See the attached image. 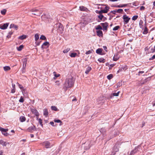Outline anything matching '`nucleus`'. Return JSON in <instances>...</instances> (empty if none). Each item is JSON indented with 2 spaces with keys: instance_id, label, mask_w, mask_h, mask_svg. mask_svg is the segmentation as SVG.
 Wrapping results in <instances>:
<instances>
[{
  "instance_id": "nucleus-1",
  "label": "nucleus",
  "mask_w": 155,
  "mask_h": 155,
  "mask_svg": "<svg viewBox=\"0 0 155 155\" xmlns=\"http://www.w3.org/2000/svg\"><path fill=\"white\" fill-rule=\"evenodd\" d=\"M74 81V79L72 77L66 79L63 86L64 91H66L68 88L73 87Z\"/></svg>"
},
{
  "instance_id": "nucleus-2",
  "label": "nucleus",
  "mask_w": 155,
  "mask_h": 155,
  "mask_svg": "<svg viewBox=\"0 0 155 155\" xmlns=\"http://www.w3.org/2000/svg\"><path fill=\"white\" fill-rule=\"evenodd\" d=\"M119 145L118 144H116L113 147L111 151L110 155H114L119 150Z\"/></svg>"
},
{
  "instance_id": "nucleus-3",
  "label": "nucleus",
  "mask_w": 155,
  "mask_h": 155,
  "mask_svg": "<svg viewBox=\"0 0 155 155\" xmlns=\"http://www.w3.org/2000/svg\"><path fill=\"white\" fill-rule=\"evenodd\" d=\"M30 11L33 12L32 13L33 15L37 16H40L42 13L41 11L35 8L31 9Z\"/></svg>"
},
{
  "instance_id": "nucleus-4",
  "label": "nucleus",
  "mask_w": 155,
  "mask_h": 155,
  "mask_svg": "<svg viewBox=\"0 0 155 155\" xmlns=\"http://www.w3.org/2000/svg\"><path fill=\"white\" fill-rule=\"evenodd\" d=\"M82 20L86 23L87 24L91 22L90 17L88 16H85L82 18Z\"/></svg>"
},
{
  "instance_id": "nucleus-5",
  "label": "nucleus",
  "mask_w": 155,
  "mask_h": 155,
  "mask_svg": "<svg viewBox=\"0 0 155 155\" xmlns=\"http://www.w3.org/2000/svg\"><path fill=\"white\" fill-rule=\"evenodd\" d=\"M42 145L45 146L47 148H50L52 146L51 144L48 141H45L41 143Z\"/></svg>"
},
{
  "instance_id": "nucleus-6",
  "label": "nucleus",
  "mask_w": 155,
  "mask_h": 155,
  "mask_svg": "<svg viewBox=\"0 0 155 155\" xmlns=\"http://www.w3.org/2000/svg\"><path fill=\"white\" fill-rule=\"evenodd\" d=\"M123 18L124 20V22L125 24H127L128 23L130 19V18H129L126 15H124L123 16Z\"/></svg>"
},
{
  "instance_id": "nucleus-7",
  "label": "nucleus",
  "mask_w": 155,
  "mask_h": 155,
  "mask_svg": "<svg viewBox=\"0 0 155 155\" xmlns=\"http://www.w3.org/2000/svg\"><path fill=\"white\" fill-rule=\"evenodd\" d=\"M27 130L30 133H32L33 131H35L36 130L35 126L33 125L29 127L27 129Z\"/></svg>"
},
{
  "instance_id": "nucleus-8",
  "label": "nucleus",
  "mask_w": 155,
  "mask_h": 155,
  "mask_svg": "<svg viewBox=\"0 0 155 155\" xmlns=\"http://www.w3.org/2000/svg\"><path fill=\"white\" fill-rule=\"evenodd\" d=\"M58 30L61 33H62L64 31V27L63 25L60 23L58 24Z\"/></svg>"
},
{
  "instance_id": "nucleus-9",
  "label": "nucleus",
  "mask_w": 155,
  "mask_h": 155,
  "mask_svg": "<svg viewBox=\"0 0 155 155\" xmlns=\"http://www.w3.org/2000/svg\"><path fill=\"white\" fill-rule=\"evenodd\" d=\"M109 7L108 6H106L104 8V9H102L99 12V13L100 14H101L102 13H107L109 9Z\"/></svg>"
},
{
  "instance_id": "nucleus-10",
  "label": "nucleus",
  "mask_w": 155,
  "mask_h": 155,
  "mask_svg": "<svg viewBox=\"0 0 155 155\" xmlns=\"http://www.w3.org/2000/svg\"><path fill=\"white\" fill-rule=\"evenodd\" d=\"M101 25L103 27L104 30H107V28L108 26V23L107 22L101 23Z\"/></svg>"
},
{
  "instance_id": "nucleus-11",
  "label": "nucleus",
  "mask_w": 155,
  "mask_h": 155,
  "mask_svg": "<svg viewBox=\"0 0 155 155\" xmlns=\"http://www.w3.org/2000/svg\"><path fill=\"white\" fill-rule=\"evenodd\" d=\"M0 130L2 131V134L4 135L5 136H7V133H6V132L8 131V129H4L0 127Z\"/></svg>"
},
{
  "instance_id": "nucleus-12",
  "label": "nucleus",
  "mask_w": 155,
  "mask_h": 155,
  "mask_svg": "<svg viewBox=\"0 0 155 155\" xmlns=\"http://www.w3.org/2000/svg\"><path fill=\"white\" fill-rule=\"evenodd\" d=\"M87 25L86 23L82 20H81V22L80 23L78 24V25L80 26L81 29L82 28L84 27Z\"/></svg>"
},
{
  "instance_id": "nucleus-13",
  "label": "nucleus",
  "mask_w": 155,
  "mask_h": 155,
  "mask_svg": "<svg viewBox=\"0 0 155 155\" xmlns=\"http://www.w3.org/2000/svg\"><path fill=\"white\" fill-rule=\"evenodd\" d=\"M31 112L32 113L35 114L37 117H38L39 115V114L37 110L35 108L31 109Z\"/></svg>"
},
{
  "instance_id": "nucleus-14",
  "label": "nucleus",
  "mask_w": 155,
  "mask_h": 155,
  "mask_svg": "<svg viewBox=\"0 0 155 155\" xmlns=\"http://www.w3.org/2000/svg\"><path fill=\"white\" fill-rule=\"evenodd\" d=\"M76 52H78V54L76 53H71V54L70 56L71 57H76L77 56H78V57H79V55L80 54L79 51L78 50H76Z\"/></svg>"
},
{
  "instance_id": "nucleus-15",
  "label": "nucleus",
  "mask_w": 155,
  "mask_h": 155,
  "mask_svg": "<svg viewBox=\"0 0 155 155\" xmlns=\"http://www.w3.org/2000/svg\"><path fill=\"white\" fill-rule=\"evenodd\" d=\"M27 59L26 58H25L23 59V69L25 70L26 66Z\"/></svg>"
},
{
  "instance_id": "nucleus-16",
  "label": "nucleus",
  "mask_w": 155,
  "mask_h": 155,
  "mask_svg": "<svg viewBox=\"0 0 155 155\" xmlns=\"http://www.w3.org/2000/svg\"><path fill=\"white\" fill-rule=\"evenodd\" d=\"M8 23H6L3 25H0V28L2 29H6L8 25Z\"/></svg>"
},
{
  "instance_id": "nucleus-17",
  "label": "nucleus",
  "mask_w": 155,
  "mask_h": 155,
  "mask_svg": "<svg viewBox=\"0 0 155 155\" xmlns=\"http://www.w3.org/2000/svg\"><path fill=\"white\" fill-rule=\"evenodd\" d=\"M119 58V57L118 54H114V56L113 57V59L114 61H117L118 59Z\"/></svg>"
},
{
  "instance_id": "nucleus-18",
  "label": "nucleus",
  "mask_w": 155,
  "mask_h": 155,
  "mask_svg": "<svg viewBox=\"0 0 155 155\" xmlns=\"http://www.w3.org/2000/svg\"><path fill=\"white\" fill-rule=\"evenodd\" d=\"M97 35H98L99 37H102L103 36V32L101 30L97 31Z\"/></svg>"
},
{
  "instance_id": "nucleus-19",
  "label": "nucleus",
  "mask_w": 155,
  "mask_h": 155,
  "mask_svg": "<svg viewBox=\"0 0 155 155\" xmlns=\"http://www.w3.org/2000/svg\"><path fill=\"white\" fill-rule=\"evenodd\" d=\"M53 74L54 76L53 78V79H56L58 77L60 76V74H57V73L55 71H54Z\"/></svg>"
},
{
  "instance_id": "nucleus-20",
  "label": "nucleus",
  "mask_w": 155,
  "mask_h": 155,
  "mask_svg": "<svg viewBox=\"0 0 155 155\" xmlns=\"http://www.w3.org/2000/svg\"><path fill=\"white\" fill-rule=\"evenodd\" d=\"M103 49L101 48H99L96 50V52L99 54H101Z\"/></svg>"
},
{
  "instance_id": "nucleus-21",
  "label": "nucleus",
  "mask_w": 155,
  "mask_h": 155,
  "mask_svg": "<svg viewBox=\"0 0 155 155\" xmlns=\"http://www.w3.org/2000/svg\"><path fill=\"white\" fill-rule=\"evenodd\" d=\"M150 52L151 53H154L155 52V46H151L150 47Z\"/></svg>"
},
{
  "instance_id": "nucleus-22",
  "label": "nucleus",
  "mask_w": 155,
  "mask_h": 155,
  "mask_svg": "<svg viewBox=\"0 0 155 155\" xmlns=\"http://www.w3.org/2000/svg\"><path fill=\"white\" fill-rule=\"evenodd\" d=\"M10 28H14L16 30H17L18 28V26L17 25H15L14 24H11L10 26Z\"/></svg>"
},
{
  "instance_id": "nucleus-23",
  "label": "nucleus",
  "mask_w": 155,
  "mask_h": 155,
  "mask_svg": "<svg viewBox=\"0 0 155 155\" xmlns=\"http://www.w3.org/2000/svg\"><path fill=\"white\" fill-rule=\"evenodd\" d=\"M137 151V149L135 148L130 152L129 155H134V154L136 153Z\"/></svg>"
},
{
  "instance_id": "nucleus-24",
  "label": "nucleus",
  "mask_w": 155,
  "mask_h": 155,
  "mask_svg": "<svg viewBox=\"0 0 155 155\" xmlns=\"http://www.w3.org/2000/svg\"><path fill=\"white\" fill-rule=\"evenodd\" d=\"M81 11H85L87 10V8L83 6H81L79 7Z\"/></svg>"
},
{
  "instance_id": "nucleus-25",
  "label": "nucleus",
  "mask_w": 155,
  "mask_h": 155,
  "mask_svg": "<svg viewBox=\"0 0 155 155\" xmlns=\"http://www.w3.org/2000/svg\"><path fill=\"white\" fill-rule=\"evenodd\" d=\"M148 29L146 26H145L144 28V29L143 34H146L148 32Z\"/></svg>"
},
{
  "instance_id": "nucleus-26",
  "label": "nucleus",
  "mask_w": 155,
  "mask_h": 155,
  "mask_svg": "<svg viewBox=\"0 0 155 155\" xmlns=\"http://www.w3.org/2000/svg\"><path fill=\"white\" fill-rule=\"evenodd\" d=\"M27 37L26 35H23L18 37V39L21 40H23L26 38Z\"/></svg>"
},
{
  "instance_id": "nucleus-27",
  "label": "nucleus",
  "mask_w": 155,
  "mask_h": 155,
  "mask_svg": "<svg viewBox=\"0 0 155 155\" xmlns=\"http://www.w3.org/2000/svg\"><path fill=\"white\" fill-rule=\"evenodd\" d=\"M44 115L47 117L48 114V112L47 109H45L44 110Z\"/></svg>"
},
{
  "instance_id": "nucleus-28",
  "label": "nucleus",
  "mask_w": 155,
  "mask_h": 155,
  "mask_svg": "<svg viewBox=\"0 0 155 155\" xmlns=\"http://www.w3.org/2000/svg\"><path fill=\"white\" fill-rule=\"evenodd\" d=\"M17 84H18V86L19 87V88L21 90H22V92L23 93V91H25V89L23 87L21 84H19L18 83Z\"/></svg>"
},
{
  "instance_id": "nucleus-29",
  "label": "nucleus",
  "mask_w": 155,
  "mask_h": 155,
  "mask_svg": "<svg viewBox=\"0 0 155 155\" xmlns=\"http://www.w3.org/2000/svg\"><path fill=\"white\" fill-rule=\"evenodd\" d=\"M91 67H88L86 71H85V73L86 74H88L89 72L91 71Z\"/></svg>"
},
{
  "instance_id": "nucleus-30",
  "label": "nucleus",
  "mask_w": 155,
  "mask_h": 155,
  "mask_svg": "<svg viewBox=\"0 0 155 155\" xmlns=\"http://www.w3.org/2000/svg\"><path fill=\"white\" fill-rule=\"evenodd\" d=\"M98 61L100 62L104 63L105 62V60L104 58H100L98 59Z\"/></svg>"
},
{
  "instance_id": "nucleus-31",
  "label": "nucleus",
  "mask_w": 155,
  "mask_h": 155,
  "mask_svg": "<svg viewBox=\"0 0 155 155\" xmlns=\"http://www.w3.org/2000/svg\"><path fill=\"white\" fill-rule=\"evenodd\" d=\"M3 69L5 71H7L10 70L11 68L10 67L8 66H6L3 67Z\"/></svg>"
},
{
  "instance_id": "nucleus-32",
  "label": "nucleus",
  "mask_w": 155,
  "mask_h": 155,
  "mask_svg": "<svg viewBox=\"0 0 155 155\" xmlns=\"http://www.w3.org/2000/svg\"><path fill=\"white\" fill-rule=\"evenodd\" d=\"M20 119L21 122L25 121L26 120L25 117L24 116H21L20 117Z\"/></svg>"
},
{
  "instance_id": "nucleus-33",
  "label": "nucleus",
  "mask_w": 155,
  "mask_h": 155,
  "mask_svg": "<svg viewBox=\"0 0 155 155\" xmlns=\"http://www.w3.org/2000/svg\"><path fill=\"white\" fill-rule=\"evenodd\" d=\"M54 121L56 123H60V125H61L62 124V122L61 120H60L54 119Z\"/></svg>"
},
{
  "instance_id": "nucleus-34",
  "label": "nucleus",
  "mask_w": 155,
  "mask_h": 155,
  "mask_svg": "<svg viewBox=\"0 0 155 155\" xmlns=\"http://www.w3.org/2000/svg\"><path fill=\"white\" fill-rule=\"evenodd\" d=\"M49 44L48 42L46 41L41 46V48H43V46H49Z\"/></svg>"
},
{
  "instance_id": "nucleus-35",
  "label": "nucleus",
  "mask_w": 155,
  "mask_h": 155,
  "mask_svg": "<svg viewBox=\"0 0 155 155\" xmlns=\"http://www.w3.org/2000/svg\"><path fill=\"white\" fill-rule=\"evenodd\" d=\"M23 48V45H20L19 47H17V50L18 51H21L22 49Z\"/></svg>"
},
{
  "instance_id": "nucleus-36",
  "label": "nucleus",
  "mask_w": 155,
  "mask_h": 155,
  "mask_svg": "<svg viewBox=\"0 0 155 155\" xmlns=\"http://www.w3.org/2000/svg\"><path fill=\"white\" fill-rule=\"evenodd\" d=\"M35 40L37 41L39 38V35L38 34H36L35 35Z\"/></svg>"
},
{
  "instance_id": "nucleus-37",
  "label": "nucleus",
  "mask_w": 155,
  "mask_h": 155,
  "mask_svg": "<svg viewBox=\"0 0 155 155\" xmlns=\"http://www.w3.org/2000/svg\"><path fill=\"white\" fill-rule=\"evenodd\" d=\"M55 85L58 86H59L61 84V82L59 81H56L55 82Z\"/></svg>"
},
{
  "instance_id": "nucleus-38",
  "label": "nucleus",
  "mask_w": 155,
  "mask_h": 155,
  "mask_svg": "<svg viewBox=\"0 0 155 155\" xmlns=\"http://www.w3.org/2000/svg\"><path fill=\"white\" fill-rule=\"evenodd\" d=\"M6 10L5 9H3L1 11V13L2 15H5L6 13Z\"/></svg>"
},
{
  "instance_id": "nucleus-39",
  "label": "nucleus",
  "mask_w": 155,
  "mask_h": 155,
  "mask_svg": "<svg viewBox=\"0 0 155 155\" xmlns=\"http://www.w3.org/2000/svg\"><path fill=\"white\" fill-rule=\"evenodd\" d=\"M113 77V74H109L107 77V78L108 80L111 79Z\"/></svg>"
},
{
  "instance_id": "nucleus-40",
  "label": "nucleus",
  "mask_w": 155,
  "mask_h": 155,
  "mask_svg": "<svg viewBox=\"0 0 155 155\" xmlns=\"http://www.w3.org/2000/svg\"><path fill=\"white\" fill-rule=\"evenodd\" d=\"M40 39L42 40H46V38L45 36L41 35L40 37Z\"/></svg>"
},
{
  "instance_id": "nucleus-41",
  "label": "nucleus",
  "mask_w": 155,
  "mask_h": 155,
  "mask_svg": "<svg viewBox=\"0 0 155 155\" xmlns=\"http://www.w3.org/2000/svg\"><path fill=\"white\" fill-rule=\"evenodd\" d=\"M96 30H102V28L101 25H98L96 27Z\"/></svg>"
},
{
  "instance_id": "nucleus-42",
  "label": "nucleus",
  "mask_w": 155,
  "mask_h": 155,
  "mask_svg": "<svg viewBox=\"0 0 155 155\" xmlns=\"http://www.w3.org/2000/svg\"><path fill=\"white\" fill-rule=\"evenodd\" d=\"M70 50L69 48H68L67 49H64L63 51V52L64 53H67Z\"/></svg>"
},
{
  "instance_id": "nucleus-43",
  "label": "nucleus",
  "mask_w": 155,
  "mask_h": 155,
  "mask_svg": "<svg viewBox=\"0 0 155 155\" xmlns=\"http://www.w3.org/2000/svg\"><path fill=\"white\" fill-rule=\"evenodd\" d=\"M120 27L119 26H117L114 27L113 29V31H116L120 28Z\"/></svg>"
},
{
  "instance_id": "nucleus-44",
  "label": "nucleus",
  "mask_w": 155,
  "mask_h": 155,
  "mask_svg": "<svg viewBox=\"0 0 155 155\" xmlns=\"http://www.w3.org/2000/svg\"><path fill=\"white\" fill-rule=\"evenodd\" d=\"M19 101L21 103H23L24 101V99L23 97L22 96H21L19 100Z\"/></svg>"
},
{
  "instance_id": "nucleus-45",
  "label": "nucleus",
  "mask_w": 155,
  "mask_h": 155,
  "mask_svg": "<svg viewBox=\"0 0 155 155\" xmlns=\"http://www.w3.org/2000/svg\"><path fill=\"white\" fill-rule=\"evenodd\" d=\"M138 17V15H134L132 19L133 20L135 21L137 18Z\"/></svg>"
},
{
  "instance_id": "nucleus-46",
  "label": "nucleus",
  "mask_w": 155,
  "mask_h": 155,
  "mask_svg": "<svg viewBox=\"0 0 155 155\" xmlns=\"http://www.w3.org/2000/svg\"><path fill=\"white\" fill-rule=\"evenodd\" d=\"M51 109L52 110H55V111H57L58 110L57 108V107L55 106H52L51 107Z\"/></svg>"
},
{
  "instance_id": "nucleus-47",
  "label": "nucleus",
  "mask_w": 155,
  "mask_h": 155,
  "mask_svg": "<svg viewBox=\"0 0 155 155\" xmlns=\"http://www.w3.org/2000/svg\"><path fill=\"white\" fill-rule=\"evenodd\" d=\"M104 17V16L103 15L100 14L98 16V18L100 19V20H102Z\"/></svg>"
},
{
  "instance_id": "nucleus-48",
  "label": "nucleus",
  "mask_w": 155,
  "mask_h": 155,
  "mask_svg": "<svg viewBox=\"0 0 155 155\" xmlns=\"http://www.w3.org/2000/svg\"><path fill=\"white\" fill-rule=\"evenodd\" d=\"M147 82V80L146 79H145L144 80L141 81L140 83V84L139 85H142L143 84H144L146 82Z\"/></svg>"
},
{
  "instance_id": "nucleus-49",
  "label": "nucleus",
  "mask_w": 155,
  "mask_h": 155,
  "mask_svg": "<svg viewBox=\"0 0 155 155\" xmlns=\"http://www.w3.org/2000/svg\"><path fill=\"white\" fill-rule=\"evenodd\" d=\"M117 12L121 13L123 11L122 9H119L118 10H116Z\"/></svg>"
},
{
  "instance_id": "nucleus-50",
  "label": "nucleus",
  "mask_w": 155,
  "mask_h": 155,
  "mask_svg": "<svg viewBox=\"0 0 155 155\" xmlns=\"http://www.w3.org/2000/svg\"><path fill=\"white\" fill-rule=\"evenodd\" d=\"M122 84L121 82H119L117 84V87H119L122 86Z\"/></svg>"
},
{
  "instance_id": "nucleus-51",
  "label": "nucleus",
  "mask_w": 155,
  "mask_h": 155,
  "mask_svg": "<svg viewBox=\"0 0 155 155\" xmlns=\"http://www.w3.org/2000/svg\"><path fill=\"white\" fill-rule=\"evenodd\" d=\"M90 143H88V145L87 147L86 146V147H85V150H88L89 149H90V147H91V145H90Z\"/></svg>"
},
{
  "instance_id": "nucleus-52",
  "label": "nucleus",
  "mask_w": 155,
  "mask_h": 155,
  "mask_svg": "<svg viewBox=\"0 0 155 155\" xmlns=\"http://www.w3.org/2000/svg\"><path fill=\"white\" fill-rule=\"evenodd\" d=\"M120 91H118L117 93H113V95L114 96H118L119 95Z\"/></svg>"
},
{
  "instance_id": "nucleus-53",
  "label": "nucleus",
  "mask_w": 155,
  "mask_h": 155,
  "mask_svg": "<svg viewBox=\"0 0 155 155\" xmlns=\"http://www.w3.org/2000/svg\"><path fill=\"white\" fill-rule=\"evenodd\" d=\"M92 52V51L91 50H89L87 51L86 53L85 54L87 55L90 54Z\"/></svg>"
},
{
  "instance_id": "nucleus-54",
  "label": "nucleus",
  "mask_w": 155,
  "mask_h": 155,
  "mask_svg": "<svg viewBox=\"0 0 155 155\" xmlns=\"http://www.w3.org/2000/svg\"><path fill=\"white\" fill-rule=\"evenodd\" d=\"M155 59V55L153 56L151 58H150L149 59L150 60H153Z\"/></svg>"
},
{
  "instance_id": "nucleus-55",
  "label": "nucleus",
  "mask_w": 155,
  "mask_h": 155,
  "mask_svg": "<svg viewBox=\"0 0 155 155\" xmlns=\"http://www.w3.org/2000/svg\"><path fill=\"white\" fill-rule=\"evenodd\" d=\"M9 144V143L8 142V143H6L5 142H4V143H3V144L2 145L3 146H6L7 145V144Z\"/></svg>"
},
{
  "instance_id": "nucleus-56",
  "label": "nucleus",
  "mask_w": 155,
  "mask_h": 155,
  "mask_svg": "<svg viewBox=\"0 0 155 155\" xmlns=\"http://www.w3.org/2000/svg\"><path fill=\"white\" fill-rule=\"evenodd\" d=\"M39 122L40 124L41 125V126H42V120L40 118L39 119Z\"/></svg>"
},
{
  "instance_id": "nucleus-57",
  "label": "nucleus",
  "mask_w": 155,
  "mask_h": 155,
  "mask_svg": "<svg viewBox=\"0 0 155 155\" xmlns=\"http://www.w3.org/2000/svg\"><path fill=\"white\" fill-rule=\"evenodd\" d=\"M15 91V89L13 88L11 91V93H14Z\"/></svg>"
},
{
  "instance_id": "nucleus-58",
  "label": "nucleus",
  "mask_w": 155,
  "mask_h": 155,
  "mask_svg": "<svg viewBox=\"0 0 155 155\" xmlns=\"http://www.w3.org/2000/svg\"><path fill=\"white\" fill-rule=\"evenodd\" d=\"M50 124L53 126H55V125H54V123L53 122H52V121L50 122Z\"/></svg>"
},
{
  "instance_id": "nucleus-59",
  "label": "nucleus",
  "mask_w": 155,
  "mask_h": 155,
  "mask_svg": "<svg viewBox=\"0 0 155 155\" xmlns=\"http://www.w3.org/2000/svg\"><path fill=\"white\" fill-rule=\"evenodd\" d=\"M145 9L144 7L143 6H142L140 7V9L141 10H144Z\"/></svg>"
},
{
  "instance_id": "nucleus-60",
  "label": "nucleus",
  "mask_w": 155,
  "mask_h": 155,
  "mask_svg": "<svg viewBox=\"0 0 155 155\" xmlns=\"http://www.w3.org/2000/svg\"><path fill=\"white\" fill-rule=\"evenodd\" d=\"M103 48L104 49V50L105 51H107V47L106 46H104L103 47Z\"/></svg>"
},
{
  "instance_id": "nucleus-61",
  "label": "nucleus",
  "mask_w": 155,
  "mask_h": 155,
  "mask_svg": "<svg viewBox=\"0 0 155 155\" xmlns=\"http://www.w3.org/2000/svg\"><path fill=\"white\" fill-rule=\"evenodd\" d=\"M111 12L113 14H115V13L116 12H116V10H114V11H111Z\"/></svg>"
},
{
  "instance_id": "nucleus-62",
  "label": "nucleus",
  "mask_w": 155,
  "mask_h": 155,
  "mask_svg": "<svg viewBox=\"0 0 155 155\" xmlns=\"http://www.w3.org/2000/svg\"><path fill=\"white\" fill-rule=\"evenodd\" d=\"M3 143H4V141L2 140H0V144H2Z\"/></svg>"
},
{
  "instance_id": "nucleus-63",
  "label": "nucleus",
  "mask_w": 155,
  "mask_h": 155,
  "mask_svg": "<svg viewBox=\"0 0 155 155\" xmlns=\"http://www.w3.org/2000/svg\"><path fill=\"white\" fill-rule=\"evenodd\" d=\"M123 70H126L127 69V66H125L124 67L122 68Z\"/></svg>"
},
{
  "instance_id": "nucleus-64",
  "label": "nucleus",
  "mask_w": 155,
  "mask_h": 155,
  "mask_svg": "<svg viewBox=\"0 0 155 155\" xmlns=\"http://www.w3.org/2000/svg\"><path fill=\"white\" fill-rule=\"evenodd\" d=\"M12 86L13 88L15 89V85L14 84H12Z\"/></svg>"
}]
</instances>
